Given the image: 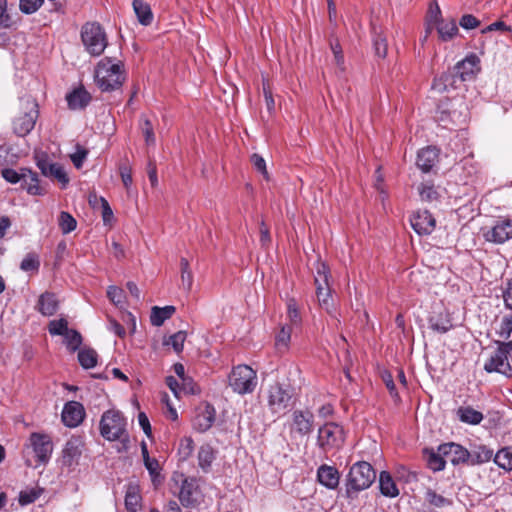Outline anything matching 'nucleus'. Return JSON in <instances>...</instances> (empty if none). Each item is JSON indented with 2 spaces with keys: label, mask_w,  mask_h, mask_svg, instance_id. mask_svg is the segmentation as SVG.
<instances>
[{
  "label": "nucleus",
  "mask_w": 512,
  "mask_h": 512,
  "mask_svg": "<svg viewBox=\"0 0 512 512\" xmlns=\"http://www.w3.org/2000/svg\"><path fill=\"white\" fill-rule=\"evenodd\" d=\"M58 225L63 234H68L75 230L77 222L70 213L62 211L58 218Z\"/></svg>",
  "instance_id": "obj_42"
},
{
  "label": "nucleus",
  "mask_w": 512,
  "mask_h": 512,
  "mask_svg": "<svg viewBox=\"0 0 512 512\" xmlns=\"http://www.w3.org/2000/svg\"><path fill=\"white\" fill-rule=\"evenodd\" d=\"M435 28L439 39L443 42L451 41L459 34L457 23L453 18L438 21Z\"/></svg>",
  "instance_id": "obj_26"
},
{
  "label": "nucleus",
  "mask_w": 512,
  "mask_h": 512,
  "mask_svg": "<svg viewBox=\"0 0 512 512\" xmlns=\"http://www.w3.org/2000/svg\"><path fill=\"white\" fill-rule=\"evenodd\" d=\"M44 3V0H20L19 8L24 14L35 13Z\"/></svg>",
  "instance_id": "obj_52"
},
{
  "label": "nucleus",
  "mask_w": 512,
  "mask_h": 512,
  "mask_svg": "<svg viewBox=\"0 0 512 512\" xmlns=\"http://www.w3.org/2000/svg\"><path fill=\"white\" fill-rule=\"evenodd\" d=\"M485 236L488 241L504 243L512 237V221L504 220L497 223Z\"/></svg>",
  "instance_id": "obj_23"
},
{
  "label": "nucleus",
  "mask_w": 512,
  "mask_h": 512,
  "mask_svg": "<svg viewBox=\"0 0 512 512\" xmlns=\"http://www.w3.org/2000/svg\"><path fill=\"white\" fill-rule=\"evenodd\" d=\"M251 163L254 166V168L258 172H260L262 174V176L266 180H269V174H268V171H267V168H266V162H265V160H264V158L262 156H260L259 154L254 153L251 156Z\"/></svg>",
  "instance_id": "obj_56"
},
{
  "label": "nucleus",
  "mask_w": 512,
  "mask_h": 512,
  "mask_svg": "<svg viewBox=\"0 0 512 512\" xmlns=\"http://www.w3.org/2000/svg\"><path fill=\"white\" fill-rule=\"evenodd\" d=\"M85 417V410L81 403L70 401L64 405L61 418L65 426L74 428L80 425Z\"/></svg>",
  "instance_id": "obj_17"
},
{
  "label": "nucleus",
  "mask_w": 512,
  "mask_h": 512,
  "mask_svg": "<svg viewBox=\"0 0 512 512\" xmlns=\"http://www.w3.org/2000/svg\"><path fill=\"white\" fill-rule=\"evenodd\" d=\"M215 459V451L209 445H202L198 451V464L204 472H208Z\"/></svg>",
  "instance_id": "obj_37"
},
{
  "label": "nucleus",
  "mask_w": 512,
  "mask_h": 512,
  "mask_svg": "<svg viewBox=\"0 0 512 512\" xmlns=\"http://www.w3.org/2000/svg\"><path fill=\"white\" fill-rule=\"evenodd\" d=\"M186 340V332L178 331L171 335L165 344L171 345L175 352L180 353L183 351L184 342Z\"/></svg>",
  "instance_id": "obj_48"
},
{
  "label": "nucleus",
  "mask_w": 512,
  "mask_h": 512,
  "mask_svg": "<svg viewBox=\"0 0 512 512\" xmlns=\"http://www.w3.org/2000/svg\"><path fill=\"white\" fill-rule=\"evenodd\" d=\"M81 40L86 51L92 56H100L107 47V36L97 22H87L81 29Z\"/></svg>",
  "instance_id": "obj_3"
},
{
  "label": "nucleus",
  "mask_w": 512,
  "mask_h": 512,
  "mask_svg": "<svg viewBox=\"0 0 512 512\" xmlns=\"http://www.w3.org/2000/svg\"><path fill=\"white\" fill-rule=\"evenodd\" d=\"M2 177L12 184L18 183L20 180H23V173H18L16 170L11 168H5L2 170Z\"/></svg>",
  "instance_id": "obj_62"
},
{
  "label": "nucleus",
  "mask_w": 512,
  "mask_h": 512,
  "mask_svg": "<svg viewBox=\"0 0 512 512\" xmlns=\"http://www.w3.org/2000/svg\"><path fill=\"white\" fill-rule=\"evenodd\" d=\"M193 450H194V442H193L192 438L185 437V438L181 439V441L179 443L178 454L182 460L188 459L192 455Z\"/></svg>",
  "instance_id": "obj_50"
},
{
  "label": "nucleus",
  "mask_w": 512,
  "mask_h": 512,
  "mask_svg": "<svg viewBox=\"0 0 512 512\" xmlns=\"http://www.w3.org/2000/svg\"><path fill=\"white\" fill-rule=\"evenodd\" d=\"M30 442L38 461L43 464L47 463L53 451L51 438L46 434L32 433Z\"/></svg>",
  "instance_id": "obj_16"
},
{
  "label": "nucleus",
  "mask_w": 512,
  "mask_h": 512,
  "mask_svg": "<svg viewBox=\"0 0 512 512\" xmlns=\"http://www.w3.org/2000/svg\"><path fill=\"white\" fill-rule=\"evenodd\" d=\"M40 496L36 489L23 490L19 494L18 502L21 506L29 505L35 502Z\"/></svg>",
  "instance_id": "obj_53"
},
{
  "label": "nucleus",
  "mask_w": 512,
  "mask_h": 512,
  "mask_svg": "<svg viewBox=\"0 0 512 512\" xmlns=\"http://www.w3.org/2000/svg\"><path fill=\"white\" fill-rule=\"evenodd\" d=\"M36 164L45 177L57 180L63 187L68 184L69 178L64 167L59 163L51 162L47 154L37 155Z\"/></svg>",
  "instance_id": "obj_11"
},
{
  "label": "nucleus",
  "mask_w": 512,
  "mask_h": 512,
  "mask_svg": "<svg viewBox=\"0 0 512 512\" xmlns=\"http://www.w3.org/2000/svg\"><path fill=\"white\" fill-rule=\"evenodd\" d=\"M141 497L134 487H130L125 495V507L129 512H137Z\"/></svg>",
  "instance_id": "obj_43"
},
{
  "label": "nucleus",
  "mask_w": 512,
  "mask_h": 512,
  "mask_svg": "<svg viewBox=\"0 0 512 512\" xmlns=\"http://www.w3.org/2000/svg\"><path fill=\"white\" fill-rule=\"evenodd\" d=\"M419 195L423 201L433 202L436 201L439 197L437 190L435 189L433 184L430 183H421L418 187Z\"/></svg>",
  "instance_id": "obj_44"
},
{
  "label": "nucleus",
  "mask_w": 512,
  "mask_h": 512,
  "mask_svg": "<svg viewBox=\"0 0 512 512\" xmlns=\"http://www.w3.org/2000/svg\"><path fill=\"white\" fill-rule=\"evenodd\" d=\"M119 172H120V176H121L123 185L125 186V188L128 189L132 184L131 168L126 164H122L119 167Z\"/></svg>",
  "instance_id": "obj_64"
},
{
  "label": "nucleus",
  "mask_w": 512,
  "mask_h": 512,
  "mask_svg": "<svg viewBox=\"0 0 512 512\" xmlns=\"http://www.w3.org/2000/svg\"><path fill=\"white\" fill-rule=\"evenodd\" d=\"M87 155L88 151L85 148L77 145L76 152L71 155V161L77 169L82 167Z\"/></svg>",
  "instance_id": "obj_59"
},
{
  "label": "nucleus",
  "mask_w": 512,
  "mask_h": 512,
  "mask_svg": "<svg viewBox=\"0 0 512 512\" xmlns=\"http://www.w3.org/2000/svg\"><path fill=\"white\" fill-rule=\"evenodd\" d=\"M257 383L256 371L245 364L234 367L229 374V386L240 395L253 393Z\"/></svg>",
  "instance_id": "obj_4"
},
{
  "label": "nucleus",
  "mask_w": 512,
  "mask_h": 512,
  "mask_svg": "<svg viewBox=\"0 0 512 512\" xmlns=\"http://www.w3.org/2000/svg\"><path fill=\"white\" fill-rule=\"evenodd\" d=\"M66 100L70 109L81 110L90 103L91 95L84 87H79L68 93Z\"/></svg>",
  "instance_id": "obj_24"
},
{
  "label": "nucleus",
  "mask_w": 512,
  "mask_h": 512,
  "mask_svg": "<svg viewBox=\"0 0 512 512\" xmlns=\"http://www.w3.org/2000/svg\"><path fill=\"white\" fill-rule=\"evenodd\" d=\"M438 158L439 150L436 147L428 146L418 152L416 164L421 171L427 173L438 162Z\"/></svg>",
  "instance_id": "obj_21"
},
{
  "label": "nucleus",
  "mask_w": 512,
  "mask_h": 512,
  "mask_svg": "<svg viewBox=\"0 0 512 512\" xmlns=\"http://www.w3.org/2000/svg\"><path fill=\"white\" fill-rule=\"evenodd\" d=\"M480 70L479 57L474 53H470L454 66L453 73L457 79L463 82L473 79Z\"/></svg>",
  "instance_id": "obj_13"
},
{
  "label": "nucleus",
  "mask_w": 512,
  "mask_h": 512,
  "mask_svg": "<svg viewBox=\"0 0 512 512\" xmlns=\"http://www.w3.org/2000/svg\"><path fill=\"white\" fill-rule=\"evenodd\" d=\"M82 448V439L76 436L71 437L62 451V464L67 467L77 465L82 454Z\"/></svg>",
  "instance_id": "obj_20"
},
{
  "label": "nucleus",
  "mask_w": 512,
  "mask_h": 512,
  "mask_svg": "<svg viewBox=\"0 0 512 512\" xmlns=\"http://www.w3.org/2000/svg\"><path fill=\"white\" fill-rule=\"evenodd\" d=\"M38 104L33 99L23 102V110L13 120V131L17 136L24 137L29 134L38 118Z\"/></svg>",
  "instance_id": "obj_6"
},
{
  "label": "nucleus",
  "mask_w": 512,
  "mask_h": 512,
  "mask_svg": "<svg viewBox=\"0 0 512 512\" xmlns=\"http://www.w3.org/2000/svg\"><path fill=\"white\" fill-rule=\"evenodd\" d=\"M440 20H444V19L441 16V10H440L439 6L437 4H435V7H433L431 5L429 8L428 24H427L424 40H426L428 35L431 33V31L433 29L432 25L437 26L438 21H440Z\"/></svg>",
  "instance_id": "obj_46"
},
{
  "label": "nucleus",
  "mask_w": 512,
  "mask_h": 512,
  "mask_svg": "<svg viewBox=\"0 0 512 512\" xmlns=\"http://www.w3.org/2000/svg\"><path fill=\"white\" fill-rule=\"evenodd\" d=\"M141 130L145 137V141L147 145H152L155 143V135L153 131V125L149 119H142Z\"/></svg>",
  "instance_id": "obj_55"
},
{
  "label": "nucleus",
  "mask_w": 512,
  "mask_h": 512,
  "mask_svg": "<svg viewBox=\"0 0 512 512\" xmlns=\"http://www.w3.org/2000/svg\"><path fill=\"white\" fill-rule=\"evenodd\" d=\"M425 501L435 508H445L452 505V500L436 493L433 489L425 492Z\"/></svg>",
  "instance_id": "obj_39"
},
{
  "label": "nucleus",
  "mask_w": 512,
  "mask_h": 512,
  "mask_svg": "<svg viewBox=\"0 0 512 512\" xmlns=\"http://www.w3.org/2000/svg\"><path fill=\"white\" fill-rule=\"evenodd\" d=\"M292 327L288 324L283 325L275 335V347L278 352H285L289 348L291 340Z\"/></svg>",
  "instance_id": "obj_36"
},
{
  "label": "nucleus",
  "mask_w": 512,
  "mask_h": 512,
  "mask_svg": "<svg viewBox=\"0 0 512 512\" xmlns=\"http://www.w3.org/2000/svg\"><path fill=\"white\" fill-rule=\"evenodd\" d=\"M97 352L92 348H84L78 352V361L84 369H91L97 364Z\"/></svg>",
  "instance_id": "obj_38"
},
{
  "label": "nucleus",
  "mask_w": 512,
  "mask_h": 512,
  "mask_svg": "<svg viewBox=\"0 0 512 512\" xmlns=\"http://www.w3.org/2000/svg\"><path fill=\"white\" fill-rule=\"evenodd\" d=\"M314 429V414L310 410H294L290 431L301 437L312 433Z\"/></svg>",
  "instance_id": "obj_12"
},
{
  "label": "nucleus",
  "mask_w": 512,
  "mask_h": 512,
  "mask_svg": "<svg viewBox=\"0 0 512 512\" xmlns=\"http://www.w3.org/2000/svg\"><path fill=\"white\" fill-rule=\"evenodd\" d=\"M494 462L503 469L512 470V447L499 450L494 456Z\"/></svg>",
  "instance_id": "obj_41"
},
{
  "label": "nucleus",
  "mask_w": 512,
  "mask_h": 512,
  "mask_svg": "<svg viewBox=\"0 0 512 512\" xmlns=\"http://www.w3.org/2000/svg\"><path fill=\"white\" fill-rule=\"evenodd\" d=\"M457 77L452 73H444L440 77L435 78L432 89L438 93H444L456 87Z\"/></svg>",
  "instance_id": "obj_33"
},
{
  "label": "nucleus",
  "mask_w": 512,
  "mask_h": 512,
  "mask_svg": "<svg viewBox=\"0 0 512 512\" xmlns=\"http://www.w3.org/2000/svg\"><path fill=\"white\" fill-rule=\"evenodd\" d=\"M40 267L38 258H24L21 262L20 268L26 272H37Z\"/></svg>",
  "instance_id": "obj_61"
},
{
  "label": "nucleus",
  "mask_w": 512,
  "mask_h": 512,
  "mask_svg": "<svg viewBox=\"0 0 512 512\" xmlns=\"http://www.w3.org/2000/svg\"><path fill=\"white\" fill-rule=\"evenodd\" d=\"M480 20L472 14H464L459 20V25L465 30L475 29L480 26Z\"/></svg>",
  "instance_id": "obj_57"
},
{
  "label": "nucleus",
  "mask_w": 512,
  "mask_h": 512,
  "mask_svg": "<svg viewBox=\"0 0 512 512\" xmlns=\"http://www.w3.org/2000/svg\"><path fill=\"white\" fill-rule=\"evenodd\" d=\"M375 54L380 58H385L387 55V40L382 35L378 34L373 40Z\"/></svg>",
  "instance_id": "obj_54"
},
{
  "label": "nucleus",
  "mask_w": 512,
  "mask_h": 512,
  "mask_svg": "<svg viewBox=\"0 0 512 512\" xmlns=\"http://www.w3.org/2000/svg\"><path fill=\"white\" fill-rule=\"evenodd\" d=\"M317 479L326 488L335 489L339 485L340 474L335 467L323 464L317 470Z\"/></svg>",
  "instance_id": "obj_22"
},
{
  "label": "nucleus",
  "mask_w": 512,
  "mask_h": 512,
  "mask_svg": "<svg viewBox=\"0 0 512 512\" xmlns=\"http://www.w3.org/2000/svg\"><path fill=\"white\" fill-rule=\"evenodd\" d=\"M317 277H315V283L317 284V298L322 307L328 312L330 311V288L328 284L329 277V266L321 261H317Z\"/></svg>",
  "instance_id": "obj_10"
},
{
  "label": "nucleus",
  "mask_w": 512,
  "mask_h": 512,
  "mask_svg": "<svg viewBox=\"0 0 512 512\" xmlns=\"http://www.w3.org/2000/svg\"><path fill=\"white\" fill-rule=\"evenodd\" d=\"M429 327L438 333H446L452 328L451 319L446 312L434 313L429 317Z\"/></svg>",
  "instance_id": "obj_30"
},
{
  "label": "nucleus",
  "mask_w": 512,
  "mask_h": 512,
  "mask_svg": "<svg viewBox=\"0 0 512 512\" xmlns=\"http://www.w3.org/2000/svg\"><path fill=\"white\" fill-rule=\"evenodd\" d=\"M317 443L319 448L328 452L334 448H340L344 443V431L336 423H325L318 430Z\"/></svg>",
  "instance_id": "obj_8"
},
{
  "label": "nucleus",
  "mask_w": 512,
  "mask_h": 512,
  "mask_svg": "<svg viewBox=\"0 0 512 512\" xmlns=\"http://www.w3.org/2000/svg\"><path fill=\"white\" fill-rule=\"evenodd\" d=\"M200 496V490L195 478H184L179 492V500L184 507L195 506Z\"/></svg>",
  "instance_id": "obj_18"
},
{
  "label": "nucleus",
  "mask_w": 512,
  "mask_h": 512,
  "mask_svg": "<svg viewBox=\"0 0 512 512\" xmlns=\"http://www.w3.org/2000/svg\"><path fill=\"white\" fill-rule=\"evenodd\" d=\"M174 306L158 307L154 306L151 310L150 321L154 326H161L167 319L175 313Z\"/></svg>",
  "instance_id": "obj_34"
},
{
  "label": "nucleus",
  "mask_w": 512,
  "mask_h": 512,
  "mask_svg": "<svg viewBox=\"0 0 512 512\" xmlns=\"http://www.w3.org/2000/svg\"><path fill=\"white\" fill-rule=\"evenodd\" d=\"M64 337H65L67 347L72 352H75L76 350H78L82 344L81 334L74 329H69L68 332L64 335Z\"/></svg>",
  "instance_id": "obj_47"
},
{
  "label": "nucleus",
  "mask_w": 512,
  "mask_h": 512,
  "mask_svg": "<svg viewBox=\"0 0 512 512\" xmlns=\"http://www.w3.org/2000/svg\"><path fill=\"white\" fill-rule=\"evenodd\" d=\"M287 316L290 322V326H299L301 324V315L295 299H289L287 302Z\"/></svg>",
  "instance_id": "obj_45"
},
{
  "label": "nucleus",
  "mask_w": 512,
  "mask_h": 512,
  "mask_svg": "<svg viewBox=\"0 0 512 512\" xmlns=\"http://www.w3.org/2000/svg\"><path fill=\"white\" fill-rule=\"evenodd\" d=\"M126 419L121 412L108 410L103 413L100 421V434L108 441L122 440L126 434Z\"/></svg>",
  "instance_id": "obj_5"
},
{
  "label": "nucleus",
  "mask_w": 512,
  "mask_h": 512,
  "mask_svg": "<svg viewBox=\"0 0 512 512\" xmlns=\"http://www.w3.org/2000/svg\"><path fill=\"white\" fill-rule=\"evenodd\" d=\"M410 223L415 232L419 235L431 234L435 228V218L427 210H419L410 218Z\"/></svg>",
  "instance_id": "obj_19"
},
{
  "label": "nucleus",
  "mask_w": 512,
  "mask_h": 512,
  "mask_svg": "<svg viewBox=\"0 0 512 512\" xmlns=\"http://www.w3.org/2000/svg\"><path fill=\"white\" fill-rule=\"evenodd\" d=\"M379 488L380 492L386 497L393 498L399 495V490L387 471H382L379 475Z\"/></svg>",
  "instance_id": "obj_32"
},
{
  "label": "nucleus",
  "mask_w": 512,
  "mask_h": 512,
  "mask_svg": "<svg viewBox=\"0 0 512 512\" xmlns=\"http://www.w3.org/2000/svg\"><path fill=\"white\" fill-rule=\"evenodd\" d=\"M512 332V316L503 317L498 334L502 338H509Z\"/></svg>",
  "instance_id": "obj_60"
},
{
  "label": "nucleus",
  "mask_w": 512,
  "mask_h": 512,
  "mask_svg": "<svg viewBox=\"0 0 512 512\" xmlns=\"http://www.w3.org/2000/svg\"><path fill=\"white\" fill-rule=\"evenodd\" d=\"M181 279L183 286L190 290L193 282L192 273L189 269V261L187 258H182L181 260Z\"/></svg>",
  "instance_id": "obj_51"
},
{
  "label": "nucleus",
  "mask_w": 512,
  "mask_h": 512,
  "mask_svg": "<svg viewBox=\"0 0 512 512\" xmlns=\"http://www.w3.org/2000/svg\"><path fill=\"white\" fill-rule=\"evenodd\" d=\"M494 455V451L485 445L475 446L469 451L468 465L475 466L489 462Z\"/></svg>",
  "instance_id": "obj_29"
},
{
  "label": "nucleus",
  "mask_w": 512,
  "mask_h": 512,
  "mask_svg": "<svg viewBox=\"0 0 512 512\" xmlns=\"http://www.w3.org/2000/svg\"><path fill=\"white\" fill-rule=\"evenodd\" d=\"M498 344L495 352L490 356L484 365V370L488 373L498 372L507 374L511 371L509 357L512 356V341L496 342Z\"/></svg>",
  "instance_id": "obj_7"
},
{
  "label": "nucleus",
  "mask_w": 512,
  "mask_h": 512,
  "mask_svg": "<svg viewBox=\"0 0 512 512\" xmlns=\"http://www.w3.org/2000/svg\"><path fill=\"white\" fill-rule=\"evenodd\" d=\"M58 307L59 303L56 295L52 292L46 291L39 296L35 308L43 316H52L57 312Z\"/></svg>",
  "instance_id": "obj_25"
},
{
  "label": "nucleus",
  "mask_w": 512,
  "mask_h": 512,
  "mask_svg": "<svg viewBox=\"0 0 512 512\" xmlns=\"http://www.w3.org/2000/svg\"><path fill=\"white\" fill-rule=\"evenodd\" d=\"M125 78L124 64L120 60L115 61L110 57H105L96 66L95 80L103 92L119 89Z\"/></svg>",
  "instance_id": "obj_1"
},
{
  "label": "nucleus",
  "mask_w": 512,
  "mask_h": 512,
  "mask_svg": "<svg viewBox=\"0 0 512 512\" xmlns=\"http://www.w3.org/2000/svg\"><path fill=\"white\" fill-rule=\"evenodd\" d=\"M216 419V410L213 405L209 403L201 404L193 419V427L196 431L204 433L208 431Z\"/></svg>",
  "instance_id": "obj_15"
},
{
  "label": "nucleus",
  "mask_w": 512,
  "mask_h": 512,
  "mask_svg": "<svg viewBox=\"0 0 512 512\" xmlns=\"http://www.w3.org/2000/svg\"><path fill=\"white\" fill-rule=\"evenodd\" d=\"M133 10L140 24L148 26L153 21V13L150 6L143 0H134Z\"/></svg>",
  "instance_id": "obj_31"
},
{
  "label": "nucleus",
  "mask_w": 512,
  "mask_h": 512,
  "mask_svg": "<svg viewBox=\"0 0 512 512\" xmlns=\"http://www.w3.org/2000/svg\"><path fill=\"white\" fill-rule=\"evenodd\" d=\"M23 181L30 195H43L44 189L39 185L38 174L31 170H23Z\"/></svg>",
  "instance_id": "obj_35"
},
{
  "label": "nucleus",
  "mask_w": 512,
  "mask_h": 512,
  "mask_svg": "<svg viewBox=\"0 0 512 512\" xmlns=\"http://www.w3.org/2000/svg\"><path fill=\"white\" fill-rule=\"evenodd\" d=\"M330 48L334 56V63L338 69V74H343L346 71L343 50L337 39L330 41Z\"/></svg>",
  "instance_id": "obj_40"
},
{
  "label": "nucleus",
  "mask_w": 512,
  "mask_h": 512,
  "mask_svg": "<svg viewBox=\"0 0 512 512\" xmlns=\"http://www.w3.org/2000/svg\"><path fill=\"white\" fill-rule=\"evenodd\" d=\"M439 451L445 456L446 462L452 465L467 464L469 461V450L460 444L454 442L443 443L439 445Z\"/></svg>",
  "instance_id": "obj_14"
},
{
  "label": "nucleus",
  "mask_w": 512,
  "mask_h": 512,
  "mask_svg": "<svg viewBox=\"0 0 512 512\" xmlns=\"http://www.w3.org/2000/svg\"><path fill=\"white\" fill-rule=\"evenodd\" d=\"M423 456L427 467L433 472H439L445 468V456L439 451V447L436 451L432 448H425L423 450Z\"/></svg>",
  "instance_id": "obj_27"
},
{
  "label": "nucleus",
  "mask_w": 512,
  "mask_h": 512,
  "mask_svg": "<svg viewBox=\"0 0 512 512\" xmlns=\"http://www.w3.org/2000/svg\"><path fill=\"white\" fill-rule=\"evenodd\" d=\"M107 296L113 304L120 305L124 299V291L117 286H109Z\"/></svg>",
  "instance_id": "obj_58"
},
{
  "label": "nucleus",
  "mask_w": 512,
  "mask_h": 512,
  "mask_svg": "<svg viewBox=\"0 0 512 512\" xmlns=\"http://www.w3.org/2000/svg\"><path fill=\"white\" fill-rule=\"evenodd\" d=\"M292 394L280 383L271 385L268 389V407L272 413H282L290 405Z\"/></svg>",
  "instance_id": "obj_9"
},
{
  "label": "nucleus",
  "mask_w": 512,
  "mask_h": 512,
  "mask_svg": "<svg viewBox=\"0 0 512 512\" xmlns=\"http://www.w3.org/2000/svg\"><path fill=\"white\" fill-rule=\"evenodd\" d=\"M375 478L376 472L370 463L360 461L353 464L346 479L347 497L354 498L360 491L369 488Z\"/></svg>",
  "instance_id": "obj_2"
},
{
  "label": "nucleus",
  "mask_w": 512,
  "mask_h": 512,
  "mask_svg": "<svg viewBox=\"0 0 512 512\" xmlns=\"http://www.w3.org/2000/svg\"><path fill=\"white\" fill-rule=\"evenodd\" d=\"M144 465L149 471L153 481H155L160 471L159 462L155 458L147 457L146 461H144Z\"/></svg>",
  "instance_id": "obj_63"
},
{
  "label": "nucleus",
  "mask_w": 512,
  "mask_h": 512,
  "mask_svg": "<svg viewBox=\"0 0 512 512\" xmlns=\"http://www.w3.org/2000/svg\"><path fill=\"white\" fill-rule=\"evenodd\" d=\"M48 330L51 335L64 336L69 330L68 322H67V320H65L63 318L58 319V320H52L49 323Z\"/></svg>",
  "instance_id": "obj_49"
},
{
  "label": "nucleus",
  "mask_w": 512,
  "mask_h": 512,
  "mask_svg": "<svg viewBox=\"0 0 512 512\" xmlns=\"http://www.w3.org/2000/svg\"><path fill=\"white\" fill-rule=\"evenodd\" d=\"M456 416L462 423L469 425H478L484 419L482 412L471 406H460L456 410Z\"/></svg>",
  "instance_id": "obj_28"
}]
</instances>
